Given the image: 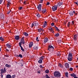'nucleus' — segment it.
<instances>
[{
    "label": "nucleus",
    "instance_id": "nucleus-33",
    "mask_svg": "<svg viewBox=\"0 0 78 78\" xmlns=\"http://www.w3.org/2000/svg\"><path fill=\"white\" fill-rule=\"evenodd\" d=\"M1 72V73H4V72H3V69H1L0 70Z\"/></svg>",
    "mask_w": 78,
    "mask_h": 78
},
{
    "label": "nucleus",
    "instance_id": "nucleus-42",
    "mask_svg": "<svg viewBox=\"0 0 78 78\" xmlns=\"http://www.w3.org/2000/svg\"><path fill=\"white\" fill-rule=\"evenodd\" d=\"M22 43L20 42V43H19V45H20V47H22V46L21 45H22Z\"/></svg>",
    "mask_w": 78,
    "mask_h": 78
},
{
    "label": "nucleus",
    "instance_id": "nucleus-16",
    "mask_svg": "<svg viewBox=\"0 0 78 78\" xmlns=\"http://www.w3.org/2000/svg\"><path fill=\"white\" fill-rule=\"evenodd\" d=\"M58 67H60V68H62L63 67V66H62L61 64H59L58 65Z\"/></svg>",
    "mask_w": 78,
    "mask_h": 78
},
{
    "label": "nucleus",
    "instance_id": "nucleus-43",
    "mask_svg": "<svg viewBox=\"0 0 78 78\" xmlns=\"http://www.w3.org/2000/svg\"><path fill=\"white\" fill-rule=\"evenodd\" d=\"M15 76H16V75H13L12 76V78H15Z\"/></svg>",
    "mask_w": 78,
    "mask_h": 78
},
{
    "label": "nucleus",
    "instance_id": "nucleus-48",
    "mask_svg": "<svg viewBox=\"0 0 78 78\" xmlns=\"http://www.w3.org/2000/svg\"><path fill=\"white\" fill-rule=\"evenodd\" d=\"M22 8H23L22 7H20L19 8V10H21V9H22Z\"/></svg>",
    "mask_w": 78,
    "mask_h": 78
},
{
    "label": "nucleus",
    "instance_id": "nucleus-19",
    "mask_svg": "<svg viewBox=\"0 0 78 78\" xmlns=\"http://www.w3.org/2000/svg\"><path fill=\"white\" fill-rule=\"evenodd\" d=\"M16 56H17V57H20L21 58H22V57H23V56H22V54H19V55H17Z\"/></svg>",
    "mask_w": 78,
    "mask_h": 78
},
{
    "label": "nucleus",
    "instance_id": "nucleus-31",
    "mask_svg": "<svg viewBox=\"0 0 78 78\" xmlns=\"http://www.w3.org/2000/svg\"><path fill=\"white\" fill-rule=\"evenodd\" d=\"M68 73L67 72L66 73H65V76H66V77H67V78H68V77H69V76H68Z\"/></svg>",
    "mask_w": 78,
    "mask_h": 78
},
{
    "label": "nucleus",
    "instance_id": "nucleus-63",
    "mask_svg": "<svg viewBox=\"0 0 78 78\" xmlns=\"http://www.w3.org/2000/svg\"><path fill=\"white\" fill-rule=\"evenodd\" d=\"M73 12L75 14V11H73Z\"/></svg>",
    "mask_w": 78,
    "mask_h": 78
},
{
    "label": "nucleus",
    "instance_id": "nucleus-18",
    "mask_svg": "<svg viewBox=\"0 0 78 78\" xmlns=\"http://www.w3.org/2000/svg\"><path fill=\"white\" fill-rule=\"evenodd\" d=\"M5 67H8V68H9V67H11V65H9L8 64H6L5 65Z\"/></svg>",
    "mask_w": 78,
    "mask_h": 78
},
{
    "label": "nucleus",
    "instance_id": "nucleus-4",
    "mask_svg": "<svg viewBox=\"0 0 78 78\" xmlns=\"http://www.w3.org/2000/svg\"><path fill=\"white\" fill-rule=\"evenodd\" d=\"M39 25V23L36 22H34L32 23L31 27H33V26H37Z\"/></svg>",
    "mask_w": 78,
    "mask_h": 78
},
{
    "label": "nucleus",
    "instance_id": "nucleus-44",
    "mask_svg": "<svg viewBox=\"0 0 78 78\" xmlns=\"http://www.w3.org/2000/svg\"><path fill=\"white\" fill-rule=\"evenodd\" d=\"M10 12H11V10L8 11L7 12V14H9Z\"/></svg>",
    "mask_w": 78,
    "mask_h": 78
},
{
    "label": "nucleus",
    "instance_id": "nucleus-55",
    "mask_svg": "<svg viewBox=\"0 0 78 78\" xmlns=\"http://www.w3.org/2000/svg\"><path fill=\"white\" fill-rule=\"evenodd\" d=\"M36 41H39V40H38V37H36Z\"/></svg>",
    "mask_w": 78,
    "mask_h": 78
},
{
    "label": "nucleus",
    "instance_id": "nucleus-61",
    "mask_svg": "<svg viewBox=\"0 0 78 78\" xmlns=\"http://www.w3.org/2000/svg\"><path fill=\"white\" fill-rule=\"evenodd\" d=\"M60 41V42H62V41L61 40H60V41H58V42H59Z\"/></svg>",
    "mask_w": 78,
    "mask_h": 78
},
{
    "label": "nucleus",
    "instance_id": "nucleus-28",
    "mask_svg": "<svg viewBox=\"0 0 78 78\" xmlns=\"http://www.w3.org/2000/svg\"><path fill=\"white\" fill-rule=\"evenodd\" d=\"M73 12H70L69 13V15L70 16H72L73 15Z\"/></svg>",
    "mask_w": 78,
    "mask_h": 78
},
{
    "label": "nucleus",
    "instance_id": "nucleus-13",
    "mask_svg": "<svg viewBox=\"0 0 78 78\" xmlns=\"http://www.w3.org/2000/svg\"><path fill=\"white\" fill-rule=\"evenodd\" d=\"M15 39L16 40H19V39H20V37H19V36L16 35L15 36Z\"/></svg>",
    "mask_w": 78,
    "mask_h": 78
},
{
    "label": "nucleus",
    "instance_id": "nucleus-36",
    "mask_svg": "<svg viewBox=\"0 0 78 78\" xmlns=\"http://www.w3.org/2000/svg\"><path fill=\"white\" fill-rule=\"evenodd\" d=\"M5 17V16H4V14H2L1 15V18L2 19H4Z\"/></svg>",
    "mask_w": 78,
    "mask_h": 78
},
{
    "label": "nucleus",
    "instance_id": "nucleus-57",
    "mask_svg": "<svg viewBox=\"0 0 78 78\" xmlns=\"http://www.w3.org/2000/svg\"><path fill=\"white\" fill-rule=\"evenodd\" d=\"M23 3L24 4H26V3H27V2H26V1H25L24 2H23Z\"/></svg>",
    "mask_w": 78,
    "mask_h": 78
},
{
    "label": "nucleus",
    "instance_id": "nucleus-30",
    "mask_svg": "<svg viewBox=\"0 0 78 78\" xmlns=\"http://www.w3.org/2000/svg\"><path fill=\"white\" fill-rule=\"evenodd\" d=\"M44 56H41V57H40V59H41V60H42V61L44 59Z\"/></svg>",
    "mask_w": 78,
    "mask_h": 78
},
{
    "label": "nucleus",
    "instance_id": "nucleus-34",
    "mask_svg": "<svg viewBox=\"0 0 78 78\" xmlns=\"http://www.w3.org/2000/svg\"><path fill=\"white\" fill-rule=\"evenodd\" d=\"M59 36V33L56 34H55V36H56V37H58Z\"/></svg>",
    "mask_w": 78,
    "mask_h": 78
},
{
    "label": "nucleus",
    "instance_id": "nucleus-27",
    "mask_svg": "<svg viewBox=\"0 0 78 78\" xmlns=\"http://www.w3.org/2000/svg\"><path fill=\"white\" fill-rule=\"evenodd\" d=\"M3 71L4 73H5V72H6V69L5 67H4V69L3 70Z\"/></svg>",
    "mask_w": 78,
    "mask_h": 78
},
{
    "label": "nucleus",
    "instance_id": "nucleus-8",
    "mask_svg": "<svg viewBox=\"0 0 78 78\" xmlns=\"http://www.w3.org/2000/svg\"><path fill=\"white\" fill-rule=\"evenodd\" d=\"M73 40L74 41H77L78 40V37L76 34H75L74 36Z\"/></svg>",
    "mask_w": 78,
    "mask_h": 78
},
{
    "label": "nucleus",
    "instance_id": "nucleus-11",
    "mask_svg": "<svg viewBox=\"0 0 78 78\" xmlns=\"http://www.w3.org/2000/svg\"><path fill=\"white\" fill-rule=\"evenodd\" d=\"M65 66L66 67V68H69V65L67 63H66L65 64Z\"/></svg>",
    "mask_w": 78,
    "mask_h": 78
},
{
    "label": "nucleus",
    "instance_id": "nucleus-58",
    "mask_svg": "<svg viewBox=\"0 0 78 78\" xmlns=\"http://www.w3.org/2000/svg\"><path fill=\"white\" fill-rule=\"evenodd\" d=\"M37 73H40V71H37Z\"/></svg>",
    "mask_w": 78,
    "mask_h": 78
},
{
    "label": "nucleus",
    "instance_id": "nucleus-52",
    "mask_svg": "<svg viewBox=\"0 0 78 78\" xmlns=\"http://www.w3.org/2000/svg\"><path fill=\"white\" fill-rule=\"evenodd\" d=\"M70 70L71 71H73V68H70Z\"/></svg>",
    "mask_w": 78,
    "mask_h": 78
},
{
    "label": "nucleus",
    "instance_id": "nucleus-15",
    "mask_svg": "<svg viewBox=\"0 0 78 78\" xmlns=\"http://www.w3.org/2000/svg\"><path fill=\"white\" fill-rule=\"evenodd\" d=\"M33 45V42H31L29 44V47L30 48H31Z\"/></svg>",
    "mask_w": 78,
    "mask_h": 78
},
{
    "label": "nucleus",
    "instance_id": "nucleus-53",
    "mask_svg": "<svg viewBox=\"0 0 78 78\" xmlns=\"http://www.w3.org/2000/svg\"><path fill=\"white\" fill-rule=\"evenodd\" d=\"M2 2H3V0H0V4H2Z\"/></svg>",
    "mask_w": 78,
    "mask_h": 78
},
{
    "label": "nucleus",
    "instance_id": "nucleus-59",
    "mask_svg": "<svg viewBox=\"0 0 78 78\" xmlns=\"http://www.w3.org/2000/svg\"><path fill=\"white\" fill-rule=\"evenodd\" d=\"M23 63H22L21 64V67H22L23 66Z\"/></svg>",
    "mask_w": 78,
    "mask_h": 78
},
{
    "label": "nucleus",
    "instance_id": "nucleus-7",
    "mask_svg": "<svg viewBox=\"0 0 78 78\" xmlns=\"http://www.w3.org/2000/svg\"><path fill=\"white\" fill-rule=\"evenodd\" d=\"M21 42L23 44H25V41H24V37H23L22 38L21 40Z\"/></svg>",
    "mask_w": 78,
    "mask_h": 78
},
{
    "label": "nucleus",
    "instance_id": "nucleus-50",
    "mask_svg": "<svg viewBox=\"0 0 78 78\" xmlns=\"http://www.w3.org/2000/svg\"><path fill=\"white\" fill-rule=\"evenodd\" d=\"M43 1H44V0H40V3H42V2H43Z\"/></svg>",
    "mask_w": 78,
    "mask_h": 78
},
{
    "label": "nucleus",
    "instance_id": "nucleus-40",
    "mask_svg": "<svg viewBox=\"0 0 78 78\" xmlns=\"http://www.w3.org/2000/svg\"><path fill=\"white\" fill-rule=\"evenodd\" d=\"M37 16L38 17H41V15H39V14H37Z\"/></svg>",
    "mask_w": 78,
    "mask_h": 78
},
{
    "label": "nucleus",
    "instance_id": "nucleus-45",
    "mask_svg": "<svg viewBox=\"0 0 78 78\" xmlns=\"http://www.w3.org/2000/svg\"><path fill=\"white\" fill-rule=\"evenodd\" d=\"M39 67H40V68H44V67L42 65H40Z\"/></svg>",
    "mask_w": 78,
    "mask_h": 78
},
{
    "label": "nucleus",
    "instance_id": "nucleus-22",
    "mask_svg": "<svg viewBox=\"0 0 78 78\" xmlns=\"http://www.w3.org/2000/svg\"><path fill=\"white\" fill-rule=\"evenodd\" d=\"M33 48L34 50H37V49H38V47L37 46H34L33 47Z\"/></svg>",
    "mask_w": 78,
    "mask_h": 78
},
{
    "label": "nucleus",
    "instance_id": "nucleus-9",
    "mask_svg": "<svg viewBox=\"0 0 78 78\" xmlns=\"http://www.w3.org/2000/svg\"><path fill=\"white\" fill-rule=\"evenodd\" d=\"M63 4V2H60L59 3L57 4V6H62Z\"/></svg>",
    "mask_w": 78,
    "mask_h": 78
},
{
    "label": "nucleus",
    "instance_id": "nucleus-2",
    "mask_svg": "<svg viewBox=\"0 0 78 78\" xmlns=\"http://www.w3.org/2000/svg\"><path fill=\"white\" fill-rule=\"evenodd\" d=\"M54 74L55 77H59L61 76L60 73L57 71L55 72Z\"/></svg>",
    "mask_w": 78,
    "mask_h": 78
},
{
    "label": "nucleus",
    "instance_id": "nucleus-32",
    "mask_svg": "<svg viewBox=\"0 0 78 78\" xmlns=\"http://www.w3.org/2000/svg\"><path fill=\"white\" fill-rule=\"evenodd\" d=\"M55 30H57L58 31H59V29H58V28L56 27V26L55 27Z\"/></svg>",
    "mask_w": 78,
    "mask_h": 78
},
{
    "label": "nucleus",
    "instance_id": "nucleus-17",
    "mask_svg": "<svg viewBox=\"0 0 78 78\" xmlns=\"http://www.w3.org/2000/svg\"><path fill=\"white\" fill-rule=\"evenodd\" d=\"M47 26V23H46V22H45L44 23V24L43 25V28H45V27Z\"/></svg>",
    "mask_w": 78,
    "mask_h": 78
},
{
    "label": "nucleus",
    "instance_id": "nucleus-6",
    "mask_svg": "<svg viewBox=\"0 0 78 78\" xmlns=\"http://www.w3.org/2000/svg\"><path fill=\"white\" fill-rule=\"evenodd\" d=\"M41 8L42 5L40 4H39L37 6V8H38L39 11H41V9H42Z\"/></svg>",
    "mask_w": 78,
    "mask_h": 78
},
{
    "label": "nucleus",
    "instance_id": "nucleus-60",
    "mask_svg": "<svg viewBox=\"0 0 78 78\" xmlns=\"http://www.w3.org/2000/svg\"><path fill=\"white\" fill-rule=\"evenodd\" d=\"M75 3H76V5H78V1H77V2H75Z\"/></svg>",
    "mask_w": 78,
    "mask_h": 78
},
{
    "label": "nucleus",
    "instance_id": "nucleus-5",
    "mask_svg": "<svg viewBox=\"0 0 78 78\" xmlns=\"http://www.w3.org/2000/svg\"><path fill=\"white\" fill-rule=\"evenodd\" d=\"M58 8V6L56 5L53 6L52 7V9L53 11H55Z\"/></svg>",
    "mask_w": 78,
    "mask_h": 78
},
{
    "label": "nucleus",
    "instance_id": "nucleus-41",
    "mask_svg": "<svg viewBox=\"0 0 78 78\" xmlns=\"http://www.w3.org/2000/svg\"><path fill=\"white\" fill-rule=\"evenodd\" d=\"M46 78H50V77L48 75V74H46Z\"/></svg>",
    "mask_w": 78,
    "mask_h": 78
},
{
    "label": "nucleus",
    "instance_id": "nucleus-51",
    "mask_svg": "<svg viewBox=\"0 0 78 78\" xmlns=\"http://www.w3.org/2000/svg\"><path fill=\"white\" fill-rule=\"evenodd\" d=\"M51 26H54V23H52L51 24Z\"/></svg>",
    "mask_w": 78,
    "mask_h": 78
},
{
    "label": "nucleus",
    "instance_id": "nucleus-3",
    "mask_svg": "<svg viewBox=\"0 0 78 78\" xmlns=\"http://www.w3.org/2000/svg\"><path fill=\"white\" fill-rule=\"evenodd\" d=\"M54 49V48L52 45H50L49 46L48 48V50L50 51H51L52 50H53Z\"/></svg>",
    "mask_w": 78,
    "mask_h": 78
},
{
    "label": "nucleus",
    "instance_id": "nucleus-12",
    "mask_svg": "<svg viewBox=\"0 0 78 78\" xmlns=\"http://www.w3.org/2000/svg\"><path fill=\"white\" fill-rule=\"evenodd\" d=\"M6 46L8 48H10L11 47V45H10L9 44L7 43L6 44Z\"/></svg>",
    "mask_w": 78,
    "mask_h": 78
},
{
    "label": "nucleus",
    "instance_id": "nucleus-62",
    "mask_svg": "<svg viewBox=\"0 0 78 78\" xmlns=\"http://www.w3.org/2000/svg\"><path fill=\"white\" fill-rule=\"evenodd\" d=\"M6 57H9V55H6Z\"/></svg>",
    "mask_w": 78,
    "mask_h": 78
},
{
    "label": "nucleus",
    "instance_id": "nucleus-26",
    "mask_svg": "<svg viewBox=\"0 0 78 78\" xmlns=\"http://www.w3.org/2000/svg\"><path fill=\"white\" fill-rule=\"evenodd\" d=\"M45 72L46 73H49V70H48V69H46L45 70Z\"/></svg>",
    "mask_w": 78,
    "mask_h": 78
},
{
    "label": "nucleus",
    "instance_id": "nucleus-1",
    "mask_svg": "<svg viewBox=\"0 0 78 78\" xmlns=\"http://www.w3.org/2000/svg\"><path fill=\"white\" fill-rule=\"evenodd\" d=\"M73 59L72 54V53L69 52L68 57V60L69 61H72Z\"/></svg>",
    "mask_w": 78,
    "mask_h": 78
},
{
    "label": "nucleus",
    "instance_id": "nucleus-38",
    "mask_svg": "<svg viewBox=\"0 0 78 78\" xmlns=\"http://www.w3.org/2000/svg\"><path fill=\"white\" fill-rule=\"evenodd\" d=\"M21 47V50H22L23 51H24V49H23V47L22 46H21V47Z\"/></svg>",
    "mask_w": 78,
    "mask_h": 78
},
{
    "label": "nucleus",
    "instance_id": "nucleus-46",
    "mask_svg": "<svg viewBox=\"0 0 78 78\" xmlns=\"http://www.w3.org/2000/svg\"><path fill=\"white\" fill-rule=\"evenodd\" d=\"M71 24L72 25H73V24H74V21H73L72 22H71Z\"/></svg>",
    "mask_w": 78,
    "mask_h": 78
},
{
    "label": "nucleus",
    "instance_id": "nucleus-24",
    "mask_svg": "<svg viewBox=\"0 0 78 78\" xmlns=\"http://www.w3.org/2000/svg\"><path fill=\"white\" fill-rule=\"evenodd\" d=\"M0 40H1V41L2 42L4 41V39L3 38V37H0Z\"/></svg>",
    "mask_w": 78,
    "mask_h": 78
},
{
    "label": "nucleus",
    "instance_id": "nucleus-64",
    "mask_svg": "<svg viewBox=\"0 0 78 78\" xmlns=\"http://www.w3.org/2000/svg\"><path fill=\"white\" fill-rule=\"evenodd\" d=\"M1 51V48H0V52Z\"/></svg>",
    "mask_w": 78,
    "mask_h": 78
},
{
    "label": "nucleus",
    "instance_id": "nucleus-20",
    "mask_svg": "<svg viewBox=\"0 0 78 78\" xmlns=\"http://www.w3.org/2000/svg\"><path fill=\"white\" fill-rule=\"evenodd\" d=\"M49 31H51V32H53V28L51 27H50L49 28Z\"/></svg>",
    "mask_w": 78,
    "mask_h": 78
},
{
    "label": "nucleus",
    "instance_id": "nucleus-37",
    "mask_svg": "<svg viewBox=\"0 0 78 78\" xmlns=\"http://www.w3.org/2000/svg\"><path fill=\"white\" fill-rule=\"evenodd\" d=\"M46 12V10H45V9H44L42 11V12H43V13H44V12Z\"/></svg>",
    "mask_w": 78,
    "mask_h": 78
},
{
    "label": "nucleus",
    "instance_id": "nucleus-14",
    "mask_svg": "<svg viewBox=\"0 0 78 78\" xmlns=\"http://www.w3.org/2000/svg\"><path fill=\"white\" fill-rule=\"evenodd\" d=\"M48 38L47 37H46L44 40V43H46V42H48Z\"/></svg>",
    "mask_w": 78,
    "mask_h": 78
},
{
    "label": "nucleus",
    "instance_id": "nucleus-10",
    "mask_svg": "<svg viewBox=\"0 0 78 78\" xmlns=\"http://www.w3.org/2000/svg\"><path fill=\"white\" fill-rule=\"evenodd\" d=\"M70 75L71 76L73 77L74 78H78V77H76V74L74 73H72L70 74Z\"/></svg>",
    "mask_w": 78,
    "mask_h": 78
},
{
    "label": "nucleus",
    "instance_id": "nucleus-21",
    "mask_svg": "<svg viewBox=\"0 0 78 78\" xmlns=\"http://www.w3.org/2000/svg\"><path fill=\"white\" fill-rule=\"evenodd\" d=\"M11 78V76L10 75H8L6 76V78Z\"/></svg>",
    "mask_w": 78,
    "mask_h": 78
},
{
    "label": "nucleus",
    "instance_id": "nucleus-54",
    "mask_svg": "<svg viewBox=\"0 0 78 78\" xmlns=\"http://www.w3.org/2000/svg\"><path fill=\"white\" fill-rule=\"evenodd\" d=\"M47 5H50V2H47L46 4Z\"/></svg>",
    "mask_w": 78,
    "mask_h": 78
},
{
    "label": "nucleus",
    "instance_id": "nucleus-56",
    "mask_svg": "<svg viewBox=\"0 0 78 78\" xmlns=\"http://www.w3.org/2000/svg\"><path fill=\"white\" fill-rule=\"evenodd\" d=\"M6 50L7 51H9V50H8V49H6Z\"/></svg>",
    "mask_w": 78,
    "mask_h": 78
},
{
    "label": "nucleus",
    "instance_id": "nucleus-29",
    "mask_svg": "<svg viewBox=\"0 0 78 78\" xmlns=\"http://www.w3.org/2000/svg\"><path fill=\"white\" fill-rule=\"evenodd\" d=\"M24 34L25 36H28V34H27L26 32H25L24 33Z\"/></svg>",
    "mask_w": 78,
    "mask_h": 78
},
{
    "label": "nucleus",
    "instance_id": "nucleus-35",
    "mask_svg": "<svg viewBox=\"0 0 78 78\" xmlns=\"http://www.w3.org/2000/svg\"><path fill=\"white\" fill-rule=\"evenodd\" d=\"M58 56H59L61 54H60V52H58L57 54Z\"/></svg>",
    "mask_w": 78,
    "mask_h": 78
},
{
    "label": "nucleus",
    "instance_id": "nucleus-39",
    "mask_svg": "<svg viewBox=\"0 0 78 78\" xmlns=\"http://www.w3.org/2000/svg\"><path fill=\"white\" fill-rule=\"evenodd\" d=\"M70 23L69 22L67 24V27H70Z\"/></svg>",
    "mask_w": 78,
    "mask_h": 78
},
{
    "label": "nucleus",
    "instance_id": "nucleus-47",
    "mask_svg": "<svg viewBox=\"0 0 78 78\" xmlns=\"http://www.w3.org/2000/svg\"><path fill=\"white\" fill-rule=\"evenodd\" d=\"M2 73H1V78H3V76Z\"/></svg>",
    "mask_w": 78,
    "mask_h": 78
},
{
    "label": "nucleus",
    "instance_id": "nucleus-49",
    "mask_svg": "<svg viewBox=\"0 0 78 78\" xmlns=\"http://www.w3.org/2000/svg\"><path fill=\"white\" fill-rule=\"evenodd\" d=\"M7 7H9V3H7Z\"/></svg>",
    "mask_w": 78,
    "mask_h": 78
},
{
    "label": "nucleus",
    "instance_id": "nucleus-23",
    "mask_svg": "<svg viewBox=\"0 0 78 78\" xmlns=\"http://www.w3.org/2000/svg\"><path fill=\"white\" fill-rule=\"evenodd\" d=\"M38 62L40 63V64H42V60L41 59H40L39 60H38Z\"/></svg>",
    "mask_w": 78,
    "mask_h": 78
},
{
    "label": "nucleus",
    "instance_id": "nucleus-25",
    "mask_svg": "<svg viewBox=\"0 0 78 78\" xmlns=\"http://www.w3.org/2000/svg\"><path fill=\"white\" fill-rule=\"evenodd\" d=\"M38 31L39 32H42V31H44V30L41 29H39L38 30Z\"/></svg>",
    "mask_w": 78,
    "mask_h": 78
}]
</instances>
